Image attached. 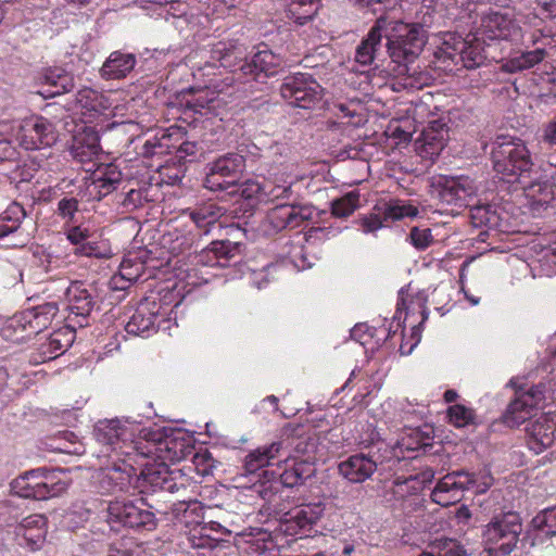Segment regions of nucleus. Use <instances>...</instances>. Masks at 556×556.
Masks as SVG:
<instances>
[{"label":"nucleus","instance_id":"1","mask_svg":"<svg viewBox=\"0 0 556 556\" xmlns=\"http://www.w3.org/2000/svg\"><path fill=\"white\" fill-rule=\"evenodd\" d=\"M388 14L389 23L384 30L386 53L397 64V75L403 76L404 87L419 89L426 85L428 75L413 65L427 42V30L420 22Z\"/></svg>","mask_w":556,"mask_h":556},{"label":"nucleus","instance_id":"2","mask_svg":"<svg viewBox=\"0 0 556 556\" xmlns=\"http://www.w3.org/2000/svg\"><path fill=\"white\" fill-rule=\"evenodd\" d=\"M491 160L493 169L507 182L522 184L534 165L526 143L509 136L496 137L492 143Z\"/></svg>","mask_w":556,"mask_h":556},{"label":"nucleus","instance_id":"3","mask_svg":"<svg viewBox=\"0 0 556 556\" xmlns=\"http://www.w3.org/2000/svg\"><path fill=\"white\" fill-rule=\"evenodd\" d=\"M522 530V519L516 511L493 516L482 531L485 549L494 556L510 555L520 542Z\"/></svg>","mask_w":556,"mask_h":556},{"label":"nucleus","instance_id":"4","mask_svg":"<svg viewBox=\"0 0 556 556\" xmlns=\"http://www.w3.org/2000/svg\"><path fill=\"white\" fill-rule=\"evenodd\" d=\"M485 49L484 40L479 37L467 39L448 33L434 55L446 67L451 64H462L463 67L472 70L481 66L486 60Z\"/></svg>","mask_w":556,"mask_h":556},{"label":"nucleus","instance_id":"5","mask_svg":"<svg viewBox=\"0 0 556 556\" xmlns=\"http://www.w3.org/2000/svg\"><path fill=\"white\" fill-rule=\"evenodd\" d=\"M59 313L55 301L46 302L15 315L2 329V334L14 342L30 339L46 329Z\"/></svg>","mask_w":556,"mask_h":556},{"label":"nucleus","instance_id":"6","mask_svg":"<svg viewBox=\"0 0 556 556\" xmlns=\"http://www.w3.org/2000/svg\"><path fill=\"white\" fill-rule=\"evenodd\" d=\"M285 469L280 473L274 470H264L257 493L267 502L280 491L281 486L295 488L303 485L307 479L315 476L316 468L314 463L307 459H292L291 462L286 458Z\"/></svg>","mask_w":556,"mask_h":556},{"label":"nucleus","instance_id":"7","mask_svg":"<svg viewBox=\"0 0 556 556\" xmlns=\"http://www.w3.org/2000/svg\"><path fill=\"white\" fill-rule=\"evenodd\" d=\"M492 484L490 476L479 483L478 475L468 470H453L441 478L431 492L434 503L447 507L456 504L464 497L466 491L477 489V492H485Z\"/></svg>","mask_w":556,"mask_h":556},{"label":"nucleus","instance_id":"8","mask_svg":"<svg viewBox=\"0 0 556 556\" xmlns=\"http://www.w3.org/2000/svg\"><path fill=\"white\" fill-rule=\"evenodd\" d=\"M551 392L552 389L547 382L517 388L515 399L503 415V422L510 428L519 427L531 417L533 410L544 408Z\"/></svg>","mask_w":556,"mask_h":556},{"label":"nucleus","instance_id":"9","mask_svg":"<svg viewBox=\"0 0 556 556\" xmlns=\"http://www.w3.org/2000/svg\"><path fill=\"white\" fill-rule=\"evenodd\" d=\"M190 445L185 434L179 430L156 429L147 434V445L138 451L140 457L162 458L163 460L179 462L189 453Z\"/></svg>","mask_w":556,"mask_h":556},{"label":"nucleus","instance_id":"10","mask_svg":"<svg viewBox=\"0 0 556 556\" xmlns=\"http://www.w3.org/2000/svg\"><path fill=\"white\" fill-rule=\"evenodd\" d=\"M245 170V159L235 152L223 154L206 165L204 187L212 191H227L236 187Z\"/></svg>","mask_w":556,"mask_h":556},{"label":"nucleus","instance_id":"11","mask_svg":"<svg viewBox=\"0 0 556 556\" xmlns=\"http://www.w3.org/2000/svg\"><path fill=\"white\" fill-rule=\"evenodd\" d=\"M96 440L106 446L108 451H112L116 456L131 457L138 455L141 442L134 441L132 429L122 420L104 419L94 426Z\"/></svg>","mask_w":556,"mask_h":556},{"label":"nucleus","instance_id":"12","mask_svg":"<svg viewBox=\"0 0 556 556\" xmlns=\"http://www.w3.org/2000/svg\"><path fill=\"white\" fill-rule=\"evenodd\" d=\"M186 479L179 472L169 470L165 463L144 464L137 482V490L141 494H153L159 491L179 493L187 490Z\"/></svg>","mask_w":556,"mask_h":556},{"label":"nucleus","instance_id":"13","mask_svg":"<svg viewBox=\"0 0 556 556\" xmlns=\"http://www.w3.org/2000/svg\"><path fill=\"white\" fill-rule=\"evenodd\" d=\"M321 86L309 74L287 76L280 86L281 97L292 106L311 109L321 100Z\"/></svg>","mask_w":556,"mask_h":556},{"label":"nucleus","instance_id":"14","mask_svg":"<svg viewBox=\"0 0 556 556\" xmlns=\"http://www.w3.org/2000/svg\"><path fill=\"white\" fill-rule=\"evenodd\" d=\"M15 138L25 150L51 147L56 141L54 125L46 117L31 115L18 122Z\"/></svg>","mask_w":556,"mask_h":556},{"label":"nucleus","instance_id":"15","mask_svg":"<svg viewBox=\"0 0 556 556\" xmlns=\"http://www.w3.org/2000/svg\"><path fill=\"white\" fill-rule=\"evenodd\" d=\"M106 513V521L112 528L115 525H122L139 531H153L157 525L154 513L143 509L132 502H110Z\"/></svg>","mask_w":556,"mask_h":556},{"label":"nucleus","instance_id":"16","mask_svg":"<svg viewBox=\"0 0 556 556\" xmlns=\"http://www.w3.org/2000/svg\"><path fill=\"white\" fill-rule=\"evenodd\" d=\"M314 207L308 204L281 203L268 211L264 227L267 233L296 229L313 217Z\"/></svg>","mask_w":556,"mask_h":556},{"label":"nucleus","instance_id":"17","mask_svg":"<svg viewBox=\"0 0 556 556\" xmlns=\"http://www.w3.org/2000/svg\"><path fill=\"white\" fill-rule=\"evenodd\" d=\"M384 460L386 457L379 450L356 453L338 463V472L351 483H363L375 473L379 466L383 465Z\"/></svg>","mask_w":556,"mask_h":556},{"label":"nucleus","instance_id":"18","mask_svg":"<svg viewBox=\"0 0 556 556\" xmlns=\"http://www.w3.org/2000/svg\"><path fill=\"white\" fill-rule=\"evenodd\" d=\"M132 455L130 458L124 456L113 463L112 466L106 467L100 475V485L105 492H129L137 490L136 479L138 478L137 469L134 466L136 463Z\"/></svg>","mask_w":556,"mask_h":556},{"label":"nucleus","instance_id":"19","mask_svg":"<svg viewBox=\"0 0 556 556\" xmlns=\"http://www.w3.org/2000/svg\"><path fill=\"white\" fill-rule=\"evenodd\" d=\"M437 191L442 204L455 208L469 206L476 193L468 177H440L437 181Z\"/></svg>","mask_w":556,"mask_h":556},{"label":"nucleus","instance_id":"20","mask_svg":"<svg viewBox=\"0 0 556 556\" xmlns=\"http://www.w3.org/2000/svg\"><path fill=\"white\" fill-rule=\"evenodd\" d=\"M282 67V58L264 46L250 60L247 59L241 67V76L258 83H265L268 77L278 74Z\"/></svg>","mask_w":556,"mask_h":556},{"label":"nucleus","instance_id":"21","mask_svg":"<svg viewBox=\"0 0 556 556\" xmlns=\"http://www.w3.org/2000/svg\"><path fill=\"white\" fill-rule=\"evenodd\" d=\"M389 14L380 15L367 36L361 41L355 52V61L362 65H370L384 55L382 38L388 27Z\"/></svg>","mask_w":556,"mask_h":556},{"label":"nucleus","instance_id":"22","mask_svg":"<svg viewBox=\"0 0 556 556\" xmlns=\"http://www.w3.org/2000/svg\"><path fill=\"white\" fill-rule=\"evenodd\" d=\"M527 444L535 454L552 446L556 440V415L543 414L526 427Z\"/></svg>","mask_w":556,"mask_h":556},{"label":"nucleus","instance_id":"23","mask_svg":"<svg viewBox=\"0 0 556 556\" xmlns=\"http://www.w3.org/2000/svg\"><path fill=\"white\" fill-rule=\"evenodd\" d=\"M321 504L301 505L285 515V532L295 535L302 530H311L323 515Z\"/></svg>","mask_w":556,"mask_h":556},{"label":"nucleus","instance_id":"24","mask_svg":"<svg viewBox=\"0 0 556 556\" xmlns=\"http://www.w3.org/2000/svg\"><path fill=\"white\" fill-rule=\"evenodd\" d=\"M96 290L81 281H73L65 288L67 308L71 314L87 317L96 305Z\"/></svg>","mask_w":556,"mask_h":556},{"label":"nucleus","instance_id":"25","mask_svg":"<svg viewBox=\"0 0 556 556\" xmlns=\"http://www.w3.org/2000/svg\"><path fill=\"white\" fill-rule=\"evenodd\" d=\"M100 151V137L92 127H84L81 131L74 136L71 154L77 162H92Z\"/></svg>","mask_w":556,"mask_h":556},{"label":"nucleus","instance_id":"26","mask_svg":"<svg viewBox=\"0 0 556 556\" xmlns=\"http://www.w3.org/2000/svg\"><path fill=\"white\" fill-rule=\"evenodd\" d=\"M418 214L417 207L409 204L395 203L389 205L383 212V216L378 214H370L358 220L362 230L365 233L375 232L382 228L388 220H399L404 217H415Z\"/></svg>","mask_w":556,"mask_h":556},{"label":"nucleus","instance_id":"27","mask_svg":"<svg viewBox=\"0 0 556 556\" xmlns=\"http://www.w3.org/2000/svg\"><path fill=\"white\" fill-rule=\"evenodd\" d=\"M447 130L441 121H432L420 135L418 147L424 159L433 160L445 147Z\"/></svg>","mask_w":556,"mask_h":556},{"label":"nucleus","instance_id":"28","mask_svg":"<svg viewBox=\"0 0 556 556\" xmlns=\"http://www.w3.org/2000/svg\"><path fill=\"white\" fill-rule=\"evenodd\" d=\"M211 60L214 64L218 63L232 73H239L241 76V67L247 61L244 49L231 42L219 41L211 49Z\"/></svg>","mask_w":556,"mask_h":556},{"label":"nucleus","instance_id":"29","mask_svg":"<svg viewBox=\"0 0 556 556\" xmlns=\"http://www.w3.org/2000/svg\"><path fill=\"white\" fill-rule=\"evenodd\" d=\"M279 446L275 443L260 446L251 451L244 458L243 469L245 473L256 475L258 477L257 482L254 483L255 491L257 492L258 485L263 479L262 473L264 468L271 465L273 460L280 458Z\"/></svg>","mask_w":556,"mask_h":556},{"label":"nucleus","instance_id":"30","mask_svg":"<svg viewBox=\"0 0 556 556\" xmlns=\"http://www.w3.org/2000/svg\"><path fill=\"white\" fill-rule=\"evenodd\" d=\"M75 338L76 331L71 326H64L53 331L39 346L40 362L54 359L63 354L73 344Z\"/></svg>","mask_w":556,"mask_h":556},{"label":"nucleus","instance_id":"31","mask_svg":"<svg viewBox=\"0 0 556 556\" xmlns=\"http://www.w3.org/2000/svg\"><path fill=\"white\" fill-rule=\"evenodd\" d=\"M279 446V456L290 457L291 453L306 454L309 446V438L305 434L303 426H287L282 429L281 437L274 442Z\"/></svg>","mask_w":556,"mask_h":556},{"label":"nucleus","instance_id":"32","mask_svg":"<svg viewBox=\"0 0 556 556\" xmlns=\"http://www.w3.org/2000/svg\"><path fill=\"white\" fill-rule=\"evenodd\" d=\"M137 64V58L132 53L113 51L100 68L102 78L122 79L132 72Z\"/></svg>","mask_w":556,"mask_h":556},{"label":"nucleus","instance_id":"33","mask_svg":"<svg viewBox=\"0 0 556 556\" xmlns=\"http://www.w3.org/2000/svg\"><path fill=\"white\" fill-rule=\"evenodd\" d=\"M240 253V244L230 240L213 241L201 253V261L211 266L226 267Z\"/></svg>","mask_w":556,"mask_h":556},{"label":"nucleus","instance_id":"34","mask_svg":"<svg viewBox=\"0 0 556 556\" xmlns=\"http://www.w3.org/2000/svg\"><path fill=\"white\" fill-rule=\"evenodd\" d=\"M47 534V517L34 514L24 518L18 527V535L23 536L27 546L35 551L40 547Z\"/></svg>","mask_w":556,"mask_h":556},{"label":"nucleus","instance_id":"35","mask_svg":"<svg viewBox=\"0 0 556 556\" xmlns=\"http://www.w3.org/2000/svg\"><path fill=\"white\" fill-rule=\"evenodd\" d=\"M67 486L68 480L64 470L40 468L39 501L59 496L66 491Z\"/></svg>","mask_w":556,"mask_h":556},{"label":"nucleus","instance_id":"36","mask_svg":"<svg viewBox=\"0 0 556 556\" xmlns=\"http://www.w3.org/2000/svg\"><path fill=\"white\" fill-rule=\"evenodd\" d=\"M91 187L99 198L105 197L117 189L122 182V173L113 164L98 167L92 174Z\"/></svg>","mask_w":556,"mask_h":556},{"label":"nucleus","instance_id":"37","mask_svg":"<svg viewBox=\"0 0 556 556\" xmlns=\"http://www.w3.org/2000/svg\"><path fill=\"white\" fill-rule=\"evenodd\" d=\"M45 84L49 87L42 94L55 97L73 90L74 76L62 67L48 68L43 74Z\"/></svg>","mask_w":556,"mask_h":556},{"label":"nucleus","instance_id":"38","mask_svg":"<svg viewBox=\"0 0 556 556\" xmlns=\"http://www.w3.org/2000/svg\"><path fill=\"white\" fill-rule=\"evenodd\" d=\"M470 219L475 227H486L504 231L500 210L492 204L473 205L470 208Z\"/></svg>","mask_w":556,"mask_h":556},{"label":"nucleus","instance_id":"39","mask_svg":"<svg viewBox=\"0 0 556 556\" xmlns=\"http://www.w3.org/2000/svg\"><path fill=\"white\" fill-rule=\"evenodd\" d=\"M11 489L20 497L39 501L40 468L31 469L15 478L11 482Z\"/></svg>","mask_w":556,"mask_h":556},{"label":"nucleus","instance_id":"40","mask_svg":"<svg viewBox=\"0 0 556 556\" xmlns=\"http://www.w3.org/2000/svg\"><path fill=\"white\" fill-rule=\"evenodd\" d=\"M286 15L289 20L299 25H304L311 21L318 12L319 1L312 0H283Z\"/></svg>","mask_w":556,"mask_h":556},{"label":"nucleus","instance_id":"41","mask_svg":"<svg viewBox=\"0 0 556 556\" xmlns=\"http://www.w3.org/2000/svg\"><path fill=\"white\" fill-rule=\"evenodd\" d=\"M156 315L147 309V307H138L125 326V330L134 336H150L156 332L155 327Z\"/></svg>","mask_w":556,"mask_h":556},{"label":"nucleus","instance_id":"42","mask_svg":"<svg viewBox=\"0 0 556 556\" xmlns=\"http://www.w3.org/2000/svg\"><path fill=\"white\" fill-rule=\"evenodd\" d=\"M484 33L491 39H505L510 34L511 20L507 14L490 12L482 20Z\"/></svg>","mask_w":556,"mask_h":556},{"label":"nucleus","instance_id":"43","mask_svg":"<svg viewBox=\"0 0 556 556\" xmlns=\"http://www.w3.org/2000/svg\"><path fill=\"white\" fill-rule=\"evenodd\" d=\"M533 531L538 532L536 535L542 534L546 538L556 536V506L545 508L534 516L530 522ZM535 536L531 545L535 544Z\"/></svg>","mask_w":556,"mask_h":556},{"label":"nucleus","instance_id":"44","mask_svg":"<svg viewBox=\"0 0 556 556\" xmlns=\"http://www.w3.org/2000/svg\"><path fill=\"white\" fill-rule=\"evenodd\" d=\"M546 56L545 49L539 48L531 51L522 52L520 55L511 58L504 64V70L509 73L529 70L541 63Z\"/></svg>","mask_w":556,"mask_h":556},{"label":"nucleus","instance_id":"45","mask_svg":"<svg viewBox=\"0 0 556 556\" xmlns=\"http://www.w3.org/2000/svg\"><path fill=\"white\" fill-rule=\"evenodd\" d=\"M522 188L527 192V195L532 199V201L540 205L548 204L555 195L554 189L555 185L545 179V180H536L528 184L526 179L521 184Z\"/></svg>","mask_w":556,"mask_h":556},{"label":"nucleus","instance_id":"46","mask_svg":"<svg viewBox=\"0 0 556 556\" xmlns=\"http://www.w3.org/2000/svg\"><path fill=\"white\" fill-rule=\"evenodd\" d=\"M26 212L23 205L18 203L11 204L1 215H0V238H4L10 233L16 231L22 220L25 218Z\"/></svg>","mask_w":556,"mask_h":556},{"label":"nucleus","instance_id":"47","mask_svg":"<svg viewBox=\"0 0 556 556\" xmlns=\"http://www.w3.org/2000/svg\"><path fill=\"white\" fill-rule=\"evenodd\" d=\"M359 206V193L351 191L341 198L331 201V214L337 218H346L351 216Z\"/></svg>","mask_w":556,"mask_h":556},{"label":"nucleus","instance_id":"48","mask_svg":"<svg viewBox=\"0 0 556 556\" xmlns=\"http://www.w3.org/2000/svg\"><path fill=\"white\" fill-rule=\"evenodd\" d=\"M447 415L450 422L457 428L475 424L476 419L475 410L463 404H454L450 406L447 409Z\"/></svg>","mask_w":556,"mask_h":556},{"label":"nucleus","instance_id":"49","mask_svg":"<svg viewBox=\"0 0 556 556\" xmlns=\"http://www.w3.org/2000/svg\"><path fill=\"white\" fill-rule=\"evenodd\" d=\"M293 194L291 185H276L264 181L263 203L290 200Z\"/></svg>","mask_w":556,"mask_h":556},{"label":"nucleus","instance_id":"50","mask_svg":"<svg viewBox=\"0 0 556 556\" xmlns=\"http://www.w3.org/2000/svg\"><path fill=\"white\" fill-rule=\"evenodd\" d=\"M263 191L264 182L249 179L241 185H237L236 190L230 191V193H238L245 200L263 203Z\"/></svg>","mask_w":556,"mask_h":556},{"label":"nucleus","instance_id":"51","mask_svg":"<svg viewBox=\"0 0 556 556\" xmlns=\"http://www.w3.org/2000/svg\"><path fill=\"white\" fill-rule=\"evenodd\" d=\"M79 201L74 197H64L58 202L56 214L65 224L74 223L78 212Z\"/></svg>","mask_w":556,"mask_h":556},{"label":"nucleus","instance_id":"52","mask_svg":"<svg viewBox=\"0 0 556 556\" xmlns=\"http://www.w3.org/2000/svg\"><path fill=\"white\" fill-rule=\"evenodd\" d=\"M432 438L429 434L421 433L420 431H414L406 441H403L402 445L413 452L422 451L428 452L432 447Z\"/></svg>","mask_w":556,"mask_h":556},{"label":"nucleus","instance_id":"53","mask_svg":"<svg viewBox=\"0 0 556 556\" xmlns=\"http://www.w3.org/2000/svg\"><path fill=\"white\" fill-rule=\"evenodd\" d=\"M74 253L76 255L97 258H104L109 256V251L105 244H101L97 241H90L89 239L86 240L83 245L80 244L79 248H75Z\"/></svg>","mask_w":556,"mask_h":556},{"label":"nucleus","instance_id":"54","mask_svg":"<svg viewBox=\"0 0 556 556\" xmlns=\"http://www.w3.org/2000/svg\"><path fill=\"white\" fill-rule=\"evenodd\" d=\"M410 243L418 250L427 249L432 242V235L429 228L419 229L413 227L409 232Z\"/></svg>","mask_w":556,"mask_h":556},{"label":"nucleus","instance_id":"55","mask_svg":"<svg viewBox=\"0 0 556 556\" xmlns=\"http://www.w3.org/2000/svg\"><path fill=\"white\" fill-rule=\"evenodd\" d=\"M213 227L216 226L218 219L225 214L226 210L214 202L204 203L195 207Z\"/></svg>","mask_w":556,"mask_h":556},{"label":"nucleus","instance_id":"56","mask_svg":"<svg viewBox=\"0 0 556 556\" xmlns=\"http://www.w3.org/2000/svg\"><path fill=\"white\" fill-rule=\"evenodd\" d=\"M167 146L157 138L148 139L141 147L140 154L144 159L163 155L166 153Z\"/></svg>","mask_w":556,"mask_h":556},{"label":"nucleus","instance_id":"57","mask_svg":"<svg viewBox=\"0 0 556 556\" xmlns=\"http://www.w3.org/2000/svg\"><path fill=\"white\" fill-rule=\"evenodd\" d=\"M193 463L198 471L202 475L210 473L216 467L215 459L207 450L197 453L193 456Z\"/></svg>","mask_w":556,"mask_h":556},{"label":"nucleus","instance_id":"58","mask_svg":"<svg viewBox=\"0 0 556 556\" xmlns=\"http://www.w3.org/2000/svg\"><path fill=\"white\" fill-rule=\"evenodd\" d=\"M18 159V150L9 139L0 137V162H16Z\"/></svg>","mask_w":556,"mask_h":556},{"label":"nucleus","instance_id":"59","mask_svg":"<svg viewBox=\"0 0 556 556\" xmlns=\"http://www.w3.org/2000/svg\"><path fill=\"white\" fill-rule=\"evenodd\" d=\"M90 237L89 230L80 226H73L66 231L67 240L76 248H79L80 244L83 245Z\"/></svg>","mask_w":556,"mask_h":556},{"label":"nucleus","instance_id":"60","mask_svg":"<svg viewBox=\"0 0 556 556\" xmlns=\"http://www.w3.org/2000/svg\"><path fill=\"white\" fill-rule=\"evenodd\" d=\"M143 197L141 190L131 189L129 190L123 201L122 204L124 207H126L128 211H132L139 206L142 205Z\"/></svg>","mask_w":556,"mask_h":556},{"label":"nucleus","instance_id":"61","mask_svg":"<svg viewBox=\"0 0 556 556\" xmlns=\"http://www.w3.org/2000/svg\"><path fill=\"white\" fill-rule=\"evenodd\" d=\"M541 142L548 147L556 146V118L546 123L542 128Z\"/></svg>","mask_w":556,"mask_h":556},{"label":"nucleus","instance_id":"62","mask_svg":"<svg viewBox=\"0 0 556 556\" xmlns=\"http://www.w3.org/2000/svg\"><path fill=\"white\" fill-rule=\"evenodd\" d=\"M190 218L198 228L199 235H208L213 228V226L203 216H201V212L197 208L191 211Z\"/></svg>","mask_w":556,"mask_h":556},{"label":"nucleus","instance_id":"63","mask_svg":"<svg viewBox=\"0 0 556 556\" xmlns=\"http://www.w3.org/2000/svg\"><path fill=\"white\" fill-rule=\"evenodd\" d=\"M109 556H134V552L122 541L114 542L109 547Z\"/></svg>","mask_w":556,"mask_h":556},{"label":"nucleus","instance_id":"64","mask_svg":"<svg viewBox=\"0 0 556 556\" xmlns=\"http://www.w3.org/2000/svg\"><path fill=\"white\" fill-rule=\"evenodd\" d=\"M435 556H466L465 549L455 543L441 549Z\"/></svg>","mask_w":556,"mask_h":556}]
</instances>
